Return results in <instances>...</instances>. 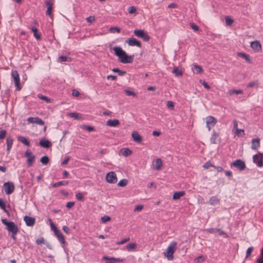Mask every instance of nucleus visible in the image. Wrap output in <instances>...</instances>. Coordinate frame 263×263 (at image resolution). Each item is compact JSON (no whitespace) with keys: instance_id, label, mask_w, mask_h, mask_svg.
<instances>
[{"instance_id":"1","label":"nucleus","mask_w":263,"mask_h":263,"mask_svg":"<svg viewBox=\"0 0 263 263\" xmlns=\"http://www.w3.org/2000/svg\"><path fill=\"white\" fill-rule=\"evenodd\" d=\"M114 54L118 57L120 62L123 64L132 63L133 61L134 55H128L126 52L120 47L114 46L112 48Z\"/></svg>"},{"instance_id":"2","label":"nucleus","mask_w":263,"mask_h":263,"mask_svg":"<svg viewBox=\"0 0 263 263\" xmlns=\"http://www.w3.org/2000/svg\"><path fill=\"white\" fill-rule=\"evenodd\" d=\"M2 223L7 227V230L11 232L12 234H16L18 231L17 226L12 221H8L7 219H2Z\"/></svg>"},{"instance_id":"3","label":"nucleus","mask_w":263,"mask_h":263,"mask_svg":"<svg viewBox=\"0 0 263 263\" xmlns=\"http://www.w3.org/2000/svg\"><path fill=\"white\" fill-rule=\"evenodd\" d=\"M177 242L172 241L168 246L166 252H164V255L167 259L171 260L173 259V253L176 249Z\"/></svg>"},{"instance_id":"4","label":"nucleus","mask_w":263,"mask_h":263,"mask_svg":"<svg viewBox=\"0 0 263 263\" xmlns=\"http://www.w3.org/2000/svg\"><path fill=\"white\" fill-rule=\"evenodd\" d=\"M134 34L135 36L142 39L145 42H147L150 39V36L143 30L135 29L134 31Z\"/></svg>"},{"instance_id":"5","label":"nucleus","mask_w":263,"mask_h":263,"mask_svg":"<svg viewBox=\"0 0 263 263\" xmlns=\"http://www.w3.org/2000/svg\"><path fill=\"white\" fill-rule=\"evenodd\" d=\"M11 77L13 78L16 89L17 90H21L22 86L20 84V77L17 71L16 70L12 71Z\"/></svg>"},{"instance_id":"6","label":"nucleus","mask_w":263,"mask_h":263,"mask_svg":"<svg viewBox=\"0 0 263 263\" xmlns=\"http://www.w3.org/2000/svg\"><path fill=\"white\" fill-rule=\"evenodd\" d=\"M24 156L27 158V164L28 167L32 166L35 160V156L32 154L29 149L26 151Z\"/></svg>"},{"instance_id":"7","label":"nucleus","mask_w":263,"mask_h":263,"mask_svg":"<svg viewBox=\"0 0 263 263\" xmlns=\"http://www.w3.org/2000/svg\"><path fill=\"white\" fill-rule=\"evenodd\" d=\"M231 165L236 167L240 171L244 170L246 168L245 162L241 159L236 160L231 163Z\"/></svg>"},{"instance_id":"8","label":"nucleus","mask_w":263,"mask_h":263,"mask_svg":"<svg viewBox=\"0 0 263 263\" xmlns=\"http://www.w3.org/2000/svg\"><path fill=\"white\" fill-rule=\"evenodd\" d=\"M206 125L208 130L210 131L212 127H214L217 122V119L211 116L206 117Z\"/></svg>"},{"instance_id":"9","label":"nucleus","mask_w":263,"mask_h":263,"mask_svg":"<svg viewBox=\"0 0 263 263\" xmlns=\"http://www.w3.org/2000/svg\"><path fill=\"white\" fill-rule=\"evenodd\" d=\"M4 190L6 194L10 195L14 191V184L12 182H7L4 184Z\"/></svg>"},{"instance_id":"10","label":"nucleus","mask_w":263,"mask_h":263,"mask_svg":"<svg viewBox=\"0 0 263 263\" xmlns=\"http://www.w3.org/2000/svg\"><path fill=\"white\" fill-rule=\"evenodd\" d=\"M253 161L260 167L263 166V154L259 153V155H254L253 157Z\"/></svg>"},{"instance_id":"11","label":"nucleus","mask_w":263,"mask_h":263,"mask_svg":"<svg viewBox=\"0 0 263 263\" xmlns=\"http://www.w3.org/2000/svg\"><path fill=\"white\" fill-rule=\"evenodd\" d=\"M107 182L110 183H115L117 182V177L114 172H110L108 173L106 176Z\"/></svg>"},{"instance_id":"12","label":"nucleus","mask_w":263,"mask_h":263,"mask_svg":"<svg viewBox=\"0 0 263 263\" xmlns=\"http://www.w3.org/2000/svg\"><path fill=\"white\" fill-rule=\"evenodd\" d=\"M54 234L58 238L59 241L61 243L62 247H64L66 245V242L62 232L59 230H56Z\"/></svg>"},{"instance_id":"13","label":"nucleus","mask_w":263,"mask_h":263,"mask_svg":"<svg viewBox=\"0 0 263 263\" xmlns=\"http://www.w3.org/2000/svg\"><path fill=\"white\" fill-rule=\"evenodd\" d=\"M125 42L131 46H136L138 47H141V42L134 37L129 38L128 40H126Z\"/></svg>"},{"instance_id":"14","label":"nucleus","mask_w":263,"mask_h":263,"mask_svg":"<svg viewBox=\"0 0 263 263\" xmlns=\"http://www.w3.org/2000/svg\"><path fill=\"white\" fill-rule=\"evenodd\" d=\"M27 121L29 123H35L40 125H43L45 124L44 121L39 117H29Z\"/></svg>"},{"instance_id":"15","label":"nucleus","mask_w":263,"mask_h":263,"mask_svg":"<svg viewBox=\"0 0 263 263\" xmlns=\"http://www.w3.org/2000/svg\"><path fill=\"white\" fill-rule=\"evenodd\" d=\"M206 231H208L211 233H215L217 232L219 233V235H222L224 237L227 238L228 237V235L226 233L221 230L219 228H209L207 229Z\"/></svg>"},{"instance_id":"16","label":"nucleus","mask_w":263,"mask_h":263,"mask_svg":"<svg viewBox=\"0 0 263 263\" xmlns=\"http://www.w3.org/2000/svg\"><path fill=\"white\" fill-rule=\"evenodd\" d=\"M251 47L255 52H259L261 51V44L258 41L252 42L251 43Z\"/></svg>"},{"instance_id":"17","label":"nucleus","mask_w":263,"mask_h":263,"mask_svg":"<svg viewBox=\"0 0 263 263\" xmlns=\"http://www.w3.org/2000/svg\"><path fill=\"white\" fill-rule=\"evenodd\" d=\"M24 220L25 221L26 224L28 227L33 226L35 221L34 218L28 216H25L24 217Z\"/></svg>"},{"instance_id":"18","label":"nucleus","mask_w":263,"mask_h":263,"mask_svg":"<svg viewBox=\"0 0 263 263\" xmlns=\"http://www.w3.org/2000/svg\"><path fill=\"white\" fill-rule=\"evenodd\" d=\"M46 5L47 7V9L46 11V14L48 15L49 17H52V6L53 3L51 0H48L46 2Z\"/></svg>"},{"instance_id":"19","label":"nucleus","mask_w":263,"mask_h":263,"mask_svg":"<svg viewBox=\"0 0 263 263\" xmlns=\"http://www.w3.org/2000/svg\"><path fill=\"white\" fill-rule=\"evenodd\" d=\"M39 145L42 147L48 148L52 146V143L48 140L42 139L40 141Z\"/></svg>"},{"instance_id":"20","label":"nucleus","mask_w":263,"mask_h":263,"mask_svg":"<svg viewBox=\"0 0 263 263\" xmlns=\"http://www.w3.org/2000/svg\"><path fill=\"white\" fill-rule=\"evenodd\" d=\"M132 137L134 141L137 143H141L142 141V137L139 134L137 131H134L132 134Z\"/></svg>"},{"instance_id":"21","label":"nucleus","mask_w":263,"mask_h":263,"mask_svg":"<svg viewBox=\"0 0 263 263\" xmlns=\"http://www.w3.org/2000/svg\"><path fill=\"white\" fill-rule=\"evenodd\" d=\"M251 143V148L253 150H256L260 147V139L259 138L253 139Z\"/></svg>"},{"instance_id":"22","label":"nucleus","mask_w":263,"mask_h":263,"mask_svg":"<svg viewBox=\"0 0 263 263\" xmlns=\"http://www.w3.org/2000/svg\"><path fill=\"white\" fill-rule=\"evenodd\" d=\"M120 124V122L117 119L109 120L106 122V125L109 126L116 127Z\"/></svg>"},{"instance_id":"23","label":"nucleus","mask_w":263,"mask_h":263,"mask_svg":"<svg viewBox=\"0 0 263 263\" xmlns=\"http://www.w3.org/2000/svg\"><path fill=\"white\" fill-rule=\"evenodd\" d=\"M102 259L103 260H113V261L118 262H123L124 260V259L123 258H116V257H108L107 256H104L102 257Z\"/></svg>"},{"instance_id":"24","label":"nucleus","mask_w":263,"mask_h":263,"mask_svg":"<svg viewBox=\"0 0 263 263\" xmlns=\"http://www.w3.org/2000/svg\"><path fill=\"white\" fill-rule=\"evenodd\" d=\"M219 134L216 133L215 130H213V133L212 135V137L210 139V141L213 144H215L217 143V140L219 138Z\"/></svg>"},{"instance_id":"25","label":"nucleus","mask_w":263,"mask_h":263,"mask_svg":"<svg viewBox=\"0 0 263 263\" xmlns=\"http://www.w3.org/2000/svg\"><path fill=\"white\" fill-rule=\"evenodd\" d=\"M31 31L33 32V35L37 40H40L41 38V35L38 33V29L36 27L33 26L31 28Z\"/></svg>"},{"instance_id":"26","label":"nucleus","mask_w":263,"mask_h":263,"mask_svg":"<svg viewBox=\"0 0 263 263\" xmlns=\"http://www.w3.org/2000/svg\"><path fill=\"white\" fill-rule=\"evenodd\" d=\"M185 194L184 191H180L175 192L173 195V199L177 200L180 199L182 196L184 195Z\"/></svg>"},{"instance_id":"27","label":"nucleus","mask_w":263,"mask_h":263,"mask_svg":"<svg viewBox=\"0 0 263 263\" xmlns=\"http://www.w3.org/2000/svg\"><path fill=\"white\" fill-rule=\"evenodd\" d=\"M17 140L20 142H21L22 143H24L26 146H29L30 145V142L25 137L19 136L17 138Z\"/></svg>"},{"instance_id":"28","label":"nucleus","mask_w":263,"mask_h":263,"mask_svg":"<svg viewBox=\"0 0 263 263\" xmlns=\"http://www.w3.org/2000/svg\"><path fill=\"white\" fill-rule=\"evenodd\" d=\"M13 139L10 138H7V141H6V144H7V151L8 154L9 153L13 144Z\"/></svg>"},{"instance_id":"29","label":"nucleus","mask_w":263,"mask_h":263,"mask_svg":"<svg viewBox=\"0 0 263 263\" xmlns=\"http://www.w3.org/2000/svg\"><path fill=\"white\" fill-rule=\"evenodd\" d=\"M219 199L216 196H212L209 200V203L211 205L217 204L219 203Z\"/></svg>"},{"instance_id":"30","label":"nucleus","mask_w":263,"mask_h":263,"mask_svg":"<svg viewBox=\"0 0 263 263\" xmlns=\"http://www.w3.org/2000/svg\"><path fill=\"white\" fill-rule=\"evenodd\" d=\"M137 248L136 243H130L126 246V249L128 251H135Z\"/></svg>"},{"instance_id":"31","label":"nucleus","mask_w":263,"mask_h":263,"mask_svg":"<svg viewBox=\"0 0 263 263\" xmlns=\"http://www.w3.org/2000/svg\"><path fill=\"white\" fill-rule=\"evenodd\" d=\"M237 55L240 57L245 59L248 62L251 63V60L250 58V57L247 53L244 52H238Z\"/></svg>"},{"instance_id":"32","label":"nucleus","mask_w":263,"mask_h":263,"mask_svg":"<svg viewBox=\"0 0 263 263\" xmlns=\"http://www.w3.org/2000/svg\"><path fill=\"white\" fill-rule=\"evenodd\" d=\"M68 184V181H61L54 183L52 184L53 187H57L61 185H66Z\"/></svg>"},{"instance_id":"33","label":"nucleus","mask_w":263,"mask_h":263,"mask_svg":"<svg viewBox=\"0 0 263 263\" xmlns=\"http://www.w3.org/2000/svg\"><path fill=\"white\" fill-rule=\"evenodd\" d=\"M162 165V162L160 159L158 158L156 159L155 168L157 170H159Z\"/></svg>"},{"instance_id":"34","label":"nucleus","mask_w":263,"mask_h":263,"mask_svg":"<svg viewBox=\"0 0 263 263\" xmlns=\"http://www.w3.org/2000/svg\"><path fill=\"white\" fill-rule=\"evenodd\" d=\"M66 61H71V58L69 57H67L65 55H61L60 57H59L58 59V62H64Z\"/></svg>"},{"instance_id":"35","label":"nucleus","mask_w":263,"mask_h":263,"mask_svg":"<svg viewBox=\"0 0 263 263\" xmlns=\"http://www.w3.org/2000/svg\"><path fill=\"white\" fill-rule=\"evenodd\" d=\"M122 155L125 157H127L130 155L132 153V151L128 148H125L122 149Z\"/></svg>"},{"instance_id":"36","label":"nucleus","mask_w":263,"mask_h":263,"mask_svg":"<svg viewBox=\"0 0 263 263\" xmlns=\"http://www.w3.org/2000/svg\"><path fill=\"white\" fill-rule=\"evenodd\" d=\"M194 72L197 74L201 73L203 72V69L200 66L195 65L194 66Z\"/></svg>"},{"instance_id":"37","label":"nucleus","mask_w":263,"mask_h":263,"mask_svg":"<svg viewBox=\"0 0 263 263\" xmlns=\"http://www.w3.org/2000/svg\"><path fill=\"white\" fill-rule=\"evenodd\" d=\"M40 161L43 165H47L49 162V159L48 156H44L41 157Z\"/></svg>"},{"instance_id":"38","label":"nucleus","mask_w":263,"mask_h":263,"mask_svg":"<svg viewBox=\"0 0 263 263\" xmlns=\"http://www.w3.org/2000/svg\"><path fill=\"white\" fill-rule=\"evenodd\" d=\"M172 72L175 74L176 76H181L182 75V70L178 69V68L176 67H174Z\"/></svg>"},{"instance_id":"39","label":"nucleus","mask_w":263,"mask_h":263,"mask_svg":"<svg viewBox=\"0 0 263 263\" xmlns=\"http://www.w3.org/2000/svg\"><path fill=\"white\" fill-rule=\"evenodd\" d=\"M128 183V181L126 179H123L119 181L118 185L121 187L125 186Z\"/></svg>"},{"instance_id":"40","label":"nucleus","mask_w":263,"mask_h":263,"mask_svg":"<svg viewBox=\"0 0 263 263\" xmlns=\"http://www.w3.org/2000/svg\"><path fill=\"white\" fill-rule=\"evenodd\" d=\"M112 71L114 72H117L118 74L120 76H124L126 73V71H122L118 68H114L112 69Z\"/></svg>"},{"instance_id":"41","label":"nucleus","mask_w":263,"mask_h":263,"mask_svg":"<svg viewBox=\"0 0 263 263\" xmlns=\"http://www.w3.org/2000/svg\"><path fill=\"white\" fill-rule=\"evenodd\" d=\"M226 23L228 26H231L233 23L234 21L230 16H226L225 17Z\"/></svg>"},{"instance_id":"42","label":"nucleus","mask_w":263,"mask_h":263,"mask_svg":"<svg viewBox=\"0 0 263 263\" xmlns=\"http://www.w3.org/2000/svg\"><path fill=\"white\" fill-rule=\"evenodd\" d=\"M37 97L40 99L45 101L47 103H50L51 102L50 99L48 98V97L42 95V94H39L37 95Z\"/></svg>"},{"instance_id":"43","label":"nucleus","mask_w":263,"mask_h":263,"mask_svg":"<svg viewBox=\"0 0 263 263\" xmlns=\"http://www.w3.org/2000/svg\"><path fill=\"white\" fill-rule=\"evenodd\" d=\"M124 92H125V94L128 96H133V97L136 96V93L135 92H134L133 91L130 90L129 89H125Z\"/></svg>"},{"instance_id":"44","label":"nucleus","mask_w":263,"mask_h":263,"mask_svg":"<svg viewBox=\"0 0 263 263\" xmlns=\"http://www.w3.org/2000/svg\"><path fill=\"white\" fill-rule=\"evenodd\" d=\"M81 128L83 129L88 130V132L93 131L95 128L93 127L88 125H83Z\"/></svg>"},{"instance_id":"45","label":"nucleus","mask_w":263,"mask_h":263,"mask_svg":"<svg viewBox=\"0 0 263 263\" xmlns=\"http://www.w3.org/2000/svg\"><path fill=\"white\" fill-rule=\"evenodd\" d=\"M204 260H205L204 257L203 256L201 255V256H199L196 257L194 259V261L197 263H200V262H202L203 261H204Z\"/></svg>"},{"instance_id":"46","label":"nucleus","mask_w":263,"mask_h":263,"mask_svg":"<svg viewBox=\"0 0 263 263\" xmlns=\"http://www.w3.org/2000/svg\"><path fill=\"white\" fill-rule=\"evenodd\" d=\"M253 249H254V248L253 247H250L248 248V249H247V252H246V258H247L250 257Z\"/></svg>"},{"instance_id":"47","label":"nucleus","mask_w":263,"mask_h":263,"mask_svg":"<svg viewBox=\"0 0 263 263\" xmlns=\"http://www.w3.org/2000/svg\"><path fill=\"white\" fill-rule=\"evenodd\" d=\"M166 106L168 108L171 109V110H173L174 108V103L173 101H167L166 103Z\"/></svg>"},{"instance_id":"48","label":"nucleus","mask_w":263,"mask_h":263,"mask_svg":"<svg viewBox=\"0 0 263 263\" xmlns=\"http://www.w3.org/2000/svg\"><path fill=\"white\" fill-rule=\"evenodd\" d=\"M243 93V91L240 90V89H238V90H231L230 91V94L232 95V94H236V95H239V94H241Z\"/></svg>"},{"instance_id":"49","label":"nucleus","mask_w":263,"mask_h":263,"mask_svg":"<svg viewBox=\"0 0 263 263\" xmlns=\"http://www.w3.org/2000/svg\"><path fill=\"white\" fill-rule=\"evenodd\" d=\"M109 30L112 33H115V32L119 33L120 32V29L116 27H110Z\"/></svg>"},{"instance_id":"50","label":"nucleus","mask_w":263,"mask_h":263,"mask_svg":"<svg viewBox=\"0 0 263 263\" xmlns=\"http://www.w3.org/2000/svg\"><path fill=\"white\" fill-rule=\"evenodd\" d=\"M79 114L77 112H70L69 114V117H70L71 118H73L76 119H79Z\"/></svg>"},{"instance_id":"51","label":"nucleus","mask_w":263,"mask_h":263,"mask_svg":"<svg viewBox=\"0 0 263 263\" xmlns=\"http://www.w3.org/2000/svg\"><path fill=\"white\" fill-rule=\"evenodd\" d=\"M190 27L195 31L199 30V27L194 23H190Z\"/></svg>"},{"instance_id":"52","label":"nucleus","mask_w":263,"mask_h":263,"mask_svg":"<svg viewBox=\"0 0 263 263\" xmlns=\"http://www.w3.org/2000/svg\"><path fill=\"white\" fill-rule=\"evenodd\" d=\"M111 219L110 217L108 216H104L101 218V221L103 223H105L109 221Z\"/></svg>"},{"instance_id":"53","label":"nucleus","mask_w":263,"mask_h":263,"mask_svg":"<svg viewBox=\"0 0 263 263\" xmlns=\"http://www.w3.org/2000/svg\"><path fill=\"white\" fill-rule=\"evenodd\" d=\"M127 10L129 13H134L136 12V8L134 6H130L128 7Z\"/></svg>"},{"instance_id":"54","label":"nucleus","mask_w":263,"mask_h":263,"mask_svg":"<svg viewBox=\"0 0 263 263\" xmlns=\"http://www.w3.org/2000/svg\"><path fill=\"white\" fill-rule=\"evenodd\" d=\"M37 245H40L41 243H45V240L43 237H40L38 239L36 240L35 241Z\"/></svg>"},{"instance_id":"55","label":"nucleus","mask_w":263,"mask_h":263,"mask_svg":"<svg viewBox=\"0 0 263 263\" xmlns=\"http://www.w3.org/2000/svg\"><path fill=\"white\" fill-rule=\"evenodd\" d=\"M261 257L256 260V263H263V248L261 250Z\"/></svg>"},{"instance_id":"56","label":"nucleus","mask_w":263,"mask_h":263,"mask_svg":"<svg viewBox=\"0 0 263 263\" xmlns=\"http://www.w3.org/2000/svg\"><path fill=\"white\" fill-rule=\"evenodd\" d=\"M76 197L78 200H81L83 199V195L80 192L77 193L76 194Z\"/></svg>"},{"instance_id":"57","label":"nucleus","mask_w":263,"mask_h":263,"mask_svg":"<svg viewBox=\"0 0 263 263\" xmlns=\"http://www.w3.org/2000/svg\"><path fill=\"white\" fill-rule=\"evenodd\" d=\"M200 82L201 83L202 85L204 86V88H206L207 89H209L210 88L209 85L204 81H202L200 80Z\"/></svg>"},{"instance_id":"58","label":"nucleus","mask_w":263,"mask_h":263,"mask_svg":"<svg viewBox=\"0 0 263 263\" xmlns=\"http://www.w3.org/2000/svg\"><path fill=\"white\" fill-rule=\"evenodd\" d=\"M0 208L2 210H4L5 208H6L5 202L4 200L2 198H0Z\"/></svg>"},{"instance_id":"59","label":"nucleus","mask_w":263,"mask_h":263,"mask_svg":"<svg viewBox=\"0 0 263 263\" xmlns=\"http://www.w3.org/2000/svg\"><path fill=\"white\" fill-rule=\"evenodd\" d=\"M129 240V238H126L123 239L121 241L117 242V245H122Z\"/></svg>"},{"instance_id":"60","label":"nucleus","mask_w":263,"mask_h":263,"mask_svg":"<svg viewBox=\"0 0 263 263\" xmlns=\"http://www.w3.org/2000/svg\"><path fill=\"white\" fill-rule=\"evenodd\" d=\"M69 160L70 157L69 156L65 157V159L62 162L61 165H66V164H67Z\"/></svg>"},{"instance_id":"61","label":"nucleus","mask_w":263,"mask_h":263,"mask_svg":"<svg viewBox=\"0 0 263 263\" xmlns=\"http://www.w3.org/2000/svg\"><path fill=\"white\" fill-rule=\"evenodd\" d=\"M255 86H257V83L255 82H252L249 83L248 84L247 87L251 88V87H253Z\"/></svg>"},{"instance_id":"62","label":"nucleus","mask_w":263,"mask_h":263,"mask_svg":"<svg viewBox=\"0 0 263 263\" xmlns=\"http://www.w3.org/2000/svg\"><path fill=\"white\" fill-rule=\"evenodd\" d=\"M143 208V206L142 205H137L136 206L134 210L135 211H141Z\"/></svg>"},{"instance_id":"63","label":"nucleus","mask_w":263,"mask_h":263,"mask_svg":"<svg viewBox=\"0 0 263 263\" xmlns=\"http://www.w3.org/2000/svg\"><path fill=\"white\" fill-rule=\"evenodd\" d=\"M74 202H68L66 204V207L68 209H70L74 205Z\"/></svg>"},{"instance_id":"64","label":"nucleus","mask_w":263,"mask_h":263,"mask_svg":"<svg viewBox=\"0 0 263 263\" xmlns=\"http://www.w3.org/2000/svg\"><path fill=\"white\" fill-rule=\"evenodd\" d=\"M95 20V19L94 16H89L86 19L87 22H89V23H92V22H94Z\"/></svg>"}]
</instances>
